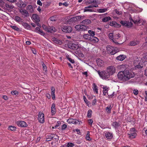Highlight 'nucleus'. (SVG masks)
Wrapping results in <instances>:
<instances>
[{
	"label": "nucleus",
	"mask_w": 147,
	"mask_h": 147,
	"mask_svg": "<svg viewBox=\"0 0 147 147\" xmlns=\"http://www.w3.org/2000/svg\"><path fill=\"white\" fill-rule=\"evenodd\" d=\"M135 74L127 70L119 72L117 74L118 78L123 81H127L134 77Z\"/></svg>",
	"instance_id": "nucleus-1"
},
{
	"label": "nucleus",
	"mask_w": 147,
	"mask_h": 147,
	"mask_svg": "<svg viewBox=\"0 0 147 147\" xmlns=\"http://www.w3.org/2000/svg\"><path fill=\"white\" fill-rule=\"evenodd\" d=\"M143 59L140 58H137L134 61V65L136 67L138 68H142L143 66L144 63Z\"/></svg>",
	"instance_id": "nucleus-2"
},
{
	"label": "nucleus",
	"mask_w": 147,
	"mask_h": 147,
	"mask_svg": "<svg viewBox=\"0 0 147 147\" xmlns=\"http://www.w3.org/2000/svg\"><path fill=\"white\" fill-rule=\"evenodd\" d=\"M100 76L103 79H107L109 78L110 75L106 71L100 72L99 71L96 70Z\"/></svg>",
	"instance_id": "nucleus-3"
},
{
	"label": "nucleus",
	"mask_w": 147,
	"mask_h": 147,
	"mask_svg": "<svg viewBox=\"0 0 147 147\" xmlns=\"http://www.w3.org/2000/svg\"><path fill=\"white\" fill-rule=\"evenodd\" d=\"M107 49L108 53L111 55H113L117 52V51L116 49H115L110 45L107 46Z\"/></svg>",
	"instance_id": "nucleus-4"
},
{
	"label": "nucleus",
	"mask_w": 147,
	"mask_h": 147,
	"mask_svg": "<svg viewBox=\"0 0 147 147\" xmlns=\"http://www.w3.org/2000/svg\"><path fill=\"white\" fill-rule=\"evenodd\" d=\"M42 27L44 30L48 32L52 33L55 32V29L54 27L47 26L45 25H43Z\"/></svg>",
	"instance_id": "nucleus-5"
},
{
	"label": "nucleus",
	"mask_w": 147,
	"mask_h": 147,
	"mask_svg": "<svg viewBox=\"0 0 147 147\" xmlns=\"http://www.w3.org/2000/svg\"><path fill=\"white\" fill-rule=\"evenodd\" d=\"M106 71L111 76L115 72V68L113 66H111L108 67Z\"/></svg>",
	"instance_id": "nucleus-6"
},
{
	"label": "nucleus",
	"mask_w": 147,
	"mask_h": 147,
	"mask_svg": "<svg viewBox=\"0 0 147 147\" xmlns=\"http://www.w3.org/2000/svg\"><path fill=\"white\" fill-rule=\"evenodd\" d=\"M38 120L40 123H43L45 122L44 115L43 113L40 112L38 115Z\"/></svg>",
	"instance_id": "nucleus-7"
},
{
	"label": "nucleus",
	"mask_w": 147,
	"mask_h": 147,
	"mask_svg": "<svg viewBox=\"0 0 147 147\" xmlns=\"http://www.w3.org/2000/svg\"><path fill=\"white\" fill-rule=\"evenodd\" d=\"M62 30L63 31L66 33H69L72 31L73 29L71 26H63L62 28Z\"/></svg>",
	"instance_id": "nucleus-8"
},
{
	"label": "nucleus",
	"mask_w": 147,
	"mask_h": 147,
	"mask_svg": "<svg viewBox=\"0 0 147 147\" xmlns=\"http://www.w3.org/2000/svg\"><path fill=\"white\" fill-rule=\"evenodd\" d=\"M67 121L69 123H72L75 124H80V122L78 120L73 119H68Z\"/></svg>",
	"instance_id": "nucleus-9"
},
{
	"label": "nucleus",
	"mask_w": 147,
	"mask_h": 147,
	"mask_svg": "<svg viewBox=\"0 0 147 147\" xmlns=\"http://www.w3.org/2000/svg\"><path fill=\"white\" fill-rule=\"evenodd\" d=\"M16 124L19 127H24L27 126V124L24 121H18L16 122Z\"/></svg>",
	"instance_id": "nucleus-10"
},
{
	"label": "nucleus",
	"mask_w": 147,
	"mask_h": 147,
	"mask_svg": "<svg viewBox=\"0 0 147 147\" xmlns=\"http://www.w3.org/2000/svg\"><path fill=\"white\" fill-rule=\"evenodd\" d=\"M105 136L108 140H111L113 137V133L109 132H106L105 133Z\"/></svg>",
	"instance_id": "nucleus-11"
},
{
	"label": "nucleus",
	"mask_w": 147,
	"mask_h": 147,
	"mask_svg": "<svg viewBox=\"0 0 147 147\" xmlns=\"http://www.w3.org/2000/svg\"><path fill=\"white\" fill-rule=\"evenodd\" d=\"M67 45L69 48L74 50H75L78 48V46L77 45L72 43H68Z\"/></svg>",
	"instance_id": "nucleus-12"
},
{
	"label": "nucleus",
	"mask_w": 147,
	"mask_h": 147,
	"mask_svg": "<svg viewBox=\"0 0 147 147\" xmlns=\"http://www.w3.org/2000/svg\"><path fill=\"white\" fill-rule=\"evenodd\" d=\"M112 125L115 129H118L120 127V124L119 122L115 121L113 122L112 124Z\"/></svg>",
	"instance_id": "nucleus-13"
},
{
	"label": "nucleus",
	"mask_w": 147,
	"mask_h": 147,
	"mask_svg": "<svg viewBox=\"0 0 147 147\" xmlns=\"http://www.w3.org/2000/svg\"><path fill=\"white\" fill-rule=\"evenodd\" d=\"M52 40L56 44L59 45L62 44L63 42L62 41L59 39L55 37L53 38Z\"/></svg>",
	"instance_id": "nucleus-14"
},
{
	"label": "nucleus",
	"mask_w": 147,
	"mask_h": 147,
	"mask_svg": "<svg viewBox=\"0 0 147 147\" xmlns=\"http://www.w3.org/2000/svg\"><path fill=\"white\" fill-rule=\"evenodd\" d=\"M19 12L25 17H27L28 16V12L25 9H20L19 10Z\"/></svg>",
	"instance_id": "nucleus-15"
},
{
	"label": "nucleus",
	"mask_w": 147,
	"mask_h": 147,
	"mask_svg": "<svg viewBox=\"0 0 147 147\" xmlns=\"http://www.w3.org/2000/svg\"><path fill=\"white\" fill-rule=\"evenodd\" d=\"M33 19L36 21V23H38L40 21V19L38 15L36 14H33L32 16Z\"/></svg>",
	"instance_id": "nucleus-16"
},
{
	"label": "nucleus",
	"mask_w": 147,
	"mask_h": 147,
	"mask_svg": "<svg viewBox=\"0 0 147 147\" xmlns=\"http://www.w3.org/2000/svg\"><path fill=\"white\" fill-rule=\"evenodd\" d=\"M84 38L86 40L91 41L92 40V37L88 34H85L83 35Z\"/></svg>",
	"instance_id": "nucleus-17"
},
{
	"label": "nucleus",
	"mask_w": 147,
	"mask_h": 147,
	"mask_svg": "<svg viewBox=\"0 0 147 147\" xmlns=\"http://www.w3.org/2000/svg\"><path fill=\"white\" fill-rule=\"evenodd\" d=\"M97 65L99 67H101L104 65V61L100 59H98L96 60Z\"/></svg>",
	"instance_id": "nucleus-18"
},
{
	"label": "nucleus",
	"mask_w": 147,
	"mask_h": 147,
	"mask_svg": "<svg viewBox=\"0 0 147 147\" xmlns=\"http://www.w3.org/2000/svg\"><path fill=\"white\" fill-rule=\"evenodd\" d=\"M21 24L25 29L28 30H30V26L28 24L22 22Z\"/></svg>",
	"instance_id": "nucleus-19"
},
{
	"label": "nucleus",
	"mask_w": 147,
	"mask_h": 147,
	"mask_svg": "<svg viewBox=\"0 0 147 147\" xmlns=\"http://www.w3.org/2000/svg\"><path fill=\"white\" fill-rule=\"evenodd\" d=\"M55 105L54 103H53L51 107V113L52 115H54L55 113Z\"/></svg>",
	"instance_id": "nucleus-20"
},
{
	"label": "nucleus",
	"mask_w": 147,
	"mask_h": 147,
	"mask_svg": "<svg viewBox=\"0 0 147 147\" xmlns=\"http://www.w3.org/2000/svg\"><path fill=\"white\" fill-rule=\"evenodd\" d=\"M140 42L138 40H133L131 41L130 42V45L131 46H134L139 43Z\"/></svg>",
	"instance_id": "nucleus-21"
},
{
	"label": "nucleus",
	"mask_w": 147,
	"mask_h": 147,
	"mask_svg": "<svg viewBox=\"0 0 147 147\" xmlns=\"http://www.w3.org/2000/svg\"><path fill=\"white\" fill-rule=\"evenodd\" d=\"M91 20L89 19H86L83 21L81 23L83 25H87L89 24L90 23Z\"/></svg>",
	"instance_id": "nucleus-22"
},
{
	"label": "nucleus",
	"mask_w": 147,
	"mask_h": 147,
	"mask_svg": "<svg viewBox=\"0 0 147 147\" xmlns=\"http://www.w3.org/2000/svg\"><path fill=\"white\" fill-rule=\"evenodd\" d=\"M125 58V55H120L116 57V59L120 61H122L124 60Z\"/></svg>",
	"instance_id": "nucleus-23"
},
{
	"label": "nucleus",
	"mask_w": 147,
	"mask_h": 147,
	"mask_svg": "<svg viewBox=\"0 0 147 147\" xmlns=\"http://www.w3.org/2000/svg\"><path fill=\"white\" fill-rule=\"evenodd\" d=\"M81 18L80 16H77L71 18L70 20L71 21L75 22L80 19Z\"/></svg>",
	"instance_id": "nucleus-24"
},
{
	"label": "nucleus",
	"mask_w": 147,
	"mask_h": 147,
	"mask_svg": "<svg viewBox=\"0 0 147 147\" xmlns=\"http://www.w3.org/2000/svg\"><path fill=\"white\" fill-rule=\"evenodd\" d=\"M129 137L131 139H133L136 137L137 135L136 133H130L128 134Z\"/></svg>",
	"instance_id": "nucleus-25"
},
{
	"label": "nucleus",
	"mask_w": 147,
	"mask_h": 147,
	"mask_svg": "<svg viewBox=\"0 0 147 147\" xmlns=\"http://www.w3.org/2000/svg\"><path fill=\"white\" fill-rule=\"evenodd\" d=\"M113 106H111V105L108 106L106 108V112L108 113H111V110Z\"/></svg>",
	"instance_id": "nucleus-26"
},
{
	"label": "nucleus",
	"mask_w": 147,
	"mask_h": 147,
	"mask_svg": "<svg viewBox=\"0 0 147 147\" xmlns=\"http://www.w3.org/2000/svg\"><path fill=\"white\" fill-rule=\"evenodd\" d=\"M108 10V8L99 9H97L98 11L100 13H102L106 12Z\"/></svg>",
	"instance_id": "nucleus-27"
},
{
	"label": "nucleus",
	"mask_w": 147,
	"mask_h": 147,
	"mask_svg": "<svg viewBox=\"0 0 147 147\" xmlns=\"http://www.w3.org/2000/svg\"><path fill=\"white\" fill-rule=\"evenodd\" d=\"M104 89L103 90V94L105 96H107V95H108V88L107 87V86H105V87H104L103 88Z\"/></svg>",
	"instance_id": "nucleus-28"
},
{
	"label": "nucleus",
	"mask_w": 147,
	"mask_h": 147,
	"mask_svg": "<svg viewBox=\"0 0 147 147\" xmlns=\"http://www.w3.org/2000/svg\"><path fill=\"white\" fill-rule=\"evenodd\" d=\"M93 89L94 91L96 92V94L98 93V89L97 88V87L95 83H93Z\"/></svg>",
	"instance_id": "nucleus-29"
},
{
	"label": "nucleus",
	"mask_w": 147,
	"mask_h": 147,
	"mask_svg": "<svg viewBox=\"0 0 147 147\" xmlns=\"http://www.w3.org/2000/svg\"><path fill=\"white\" fill-rule=\"evenodd\" d=\"M88 28V26H85L83 24H82L81 28V30H87V29Z\"/></svg>",
	"instance_id": "nucleus-30"
},
{
	"label": "nucleus",
	"mask_w": 147,
	"mask_h": 147,
	"mask_svg": "<svg viewBox=\"0 0 147 147\" xmlns=\"http://www.w3.org/2000/svg\"><path fill=\"white\" fill-rule=\"evenodd\" d=\"M27 10L29 11H30L31 13H32L33 11V7L31 5H29L28 6L27 8Z\"/></svg>",
	"instance_id": "nucleus-31"
},
{
	"label": "nucleus",
	"mask_w": 147,
	"mask_h": 147,
	"mask_svg": "<svg viewBox=\"0 0 147 147\" xmlns=\"http://www.w3.org/2000/svg\"><path fill=\"white\" fill-rule=\"evenodd\" d=\"M15 20L17 22H21L22 23V19L21 18L18 16H16L15 18Z\"/></svg>",
	"instance_id": "nucleus-32"
},
{
	"label": "nucleus",
	"mask_w": 147,
	"mask_h": 147,
	"mask_svg": "<svg viewBox=\"0 0 147 147\" xmlns=\"http://www.w3.org/2000/svg\"><path fill=\"white\" fill-rule=\"evenodd\" d=\"M111 18L110 17L108 16L107 17L104 18L102 19V21L103 22H106L110 20Z\"/></svg>",
	"instance_id": "nucleus-33"
},
{
	"label": "nucleus",
	"mask_w": 147,
	"mask_h": 147,
	"mask_svg": "<svg viewBox=\"0 0 147 147\" xmlns=\"http://www.w3.org/2000/svg\"><path fill=\"white\" fill-rule=\"evenodd\" d=\"M88 33L89 34V35H90L91 37L92 36V37H93L95 35V32L91 30H89L88 31Z\"/></svg>",
	"instance_id": "nucleus-34"
},
{
	"label": "nucleus",
	"mask_w": 147,
	"mask_h": 147,
	"mask_svg": "<svg viewBox=\"0 0 147 147\" xmlns=\"http://www.w3.org/2000/svg\"><path fill=\"white\" fill-rule=\"evenodd\" d=\"M92 113V111L90 109L88 110V111L87 115L88 117L89 118H90L91 117Z\"/></svg>",
	"instance_id": "nucleus-35"
},
{
	"label": "nucleus",
	"mask_w": 147,
	"mask_h": 147,
	"mask_svg": "<svg viewBox=\"0 0 147 147\" xmlns=\"http://www.w3.org/2000/svg\"><path fill=\"white\" fill-rule=\"evenodd\" d=\"M99 39L96 37L94 36L92 38V40L91 41H93L94 42H98V41Z\"/></svg>",
	"instance_id": "nucleus-36"
},
{
	"label": "nucleus",
	"mask_w": 147,
	"mask_h": 147,
	"mask_svg": "<svg viewBox=\"0 0 147 147\" xmlns=\"http://www.w3.org/2000/svg\"><path fill=\"white\" fill-rule=\"evenodd\" d=\"M5 6L7 8L13 9L14 8V6L12 5H9L8 4H6Z\"/></svg>",
	"instance_id": "nucleus-37"
},
{
	"label": "nucleus",
	"mask_w": 147,
	"mask_h": 147,
	"mask_svg": "<svg viewBox=\"0 0 147 147\" xmlns=\"http://www.w3.org/2000/svg\"><path fill=\"white\" fill-rule=\"evenodd\" d=\"M140 19L138 17V19H134V20H133V22L135 24H138L140 23Z\"/></svg>",
	"instance_id": "nucleus-38"
},
{
	"label": "nucleus",
	"mask_w": 147,
	"mask_h": 147,
	"mask_svg": "<svg viewBox=\"0 0 147 147\" xmlns=\"http://www.w3.org/2000/svg\"><path fill=\"white\" fill-rule=\"evenodd\" d=\"M98 7V5H89L88 6L86 7H85L86 9H87V8H91L92 7Z\"/></svg>",
	"instance_id": "nucleus-39"
},
{
	"label": "nucleus",
	"mask_w": 147,
	"mask_h": 147,
	"mask_svg": "<svg viewBox=\"0 0 147 147\" xmlns=\"http://www.w3.org/2000/svg\"><path fill=\"white\" fill-rule=\"evenodd\" d=\"M11 27L13 29L17 31H18L20 30L19 28L16 26H11Z\"/></svg>",
	"instance_id": "nucleus-40"
},
{
	"label": "nucleus",
	"mask_w": 147,
	"mask_h": 147,
	"mask_svg": "<svg viewBox=\"0 0 147 147\" xmlns=\"http://www.w3.org/2000/svg\"><path fill=\"white\" fill-rule=\"evenodd\" d=\"M142 59L143 60H144V62L147 61V52L144 54Z\"/></svg>",
	"instance_id": "nucleus-41"
},
{
	"label": "nucleus",
	"mask_w": 147,
	"mask_h": 147,
	"mask_svg": "<svg viewBox=\"0 0 147 147\" xmlns=\"http://www.w3.org/2000/svg\"><path fill=\"white\" fill-rule=\"evenodd\" d=\"M74 146V144L72 143H67L66 147H73Z\"/></svg>",
	"instance_id": "nucleus-42"
},
{
	"label": "nucleus",
	"mask_w": 147,
	"mask_h": 147,
	"mask_svg": "<svg viewBox=\"0 0 147 147\" xmlns=\"http://www.w3.org/2000/svg\"><path fill=\"white\" fill-rule=\"evenodd\" d=\"M132 23L131 22H129L127 21V27L129 28L131 27L132 25Z\"/></svg>",
	"instance_id": "nucleus-43"
},
{
	"label": "nucleus",
	"mask_w": 147,
	"mask_h": 147,
	"mask_svg": "<svg viewBox=\"0 0 147 147\" xmlns=\"http://www.w3.org/2000/svg\"><path fill=\"white\" fill-rule=\"evenodd\" d=\"M11 93L13 95H17L18 94V92L16 90L12 91L11 92Z\"/></svg>",
	"instance_id": "nucleus-44"
},
{
	"label": "nucleus",
	"mask_w": 147,
	"mask_h": 147,
	"mask_svg": "<svg viewBox=\"0 0 147 147\" xmlns=\"http://www.w3.org/2000/svg\"><path fill=\"white\" fill-rule=\"evenodd\" d=\"M81 25H78L75 26V29L79 30H81Z\"/></svg>",
	"instance_id": "nucleus-45"
},
{
	"label": "nucleus",
	"mask_w": 147,
	"mask_h": 147,
	"mask_svg": "<svg viewBox=\"0 0 147 147\" xmlns=\"http://www.w3.org/2000/svg\"><path fill=\"white\" fill-rule=\"evenodd\" d=\"M120 23L123 26L127 27V21H121L120 22Z\"/></svg>",
	"instance_id": "nucleus-46"
},
{
	"label": "nucleus",
	"mask_w": 147,
	"mask_h": 147,
	"mask_svg": "<svg viewBox=\"0 0 147 147\" xmlns=\"http://www.w3.org/2000/svg\"><path fill=\"white\" fill-rule=\"evenodd\" d=\"M114 25H115V27H117V28L120 27L121 26V25L117 23V22H114Z\"/></svg>",
	"instance_id": "nucleus-47"
},
{
	"label": "nucleus",
	"mask_w": 147,
	"mask_h": 147,
	"mask_svg": "<svg viewBox=\"0 0 147 147\" xmlns=\"http://www.w3.org/2000/svg\"><path fill=\"white\" fill-rule=\"evenodd\" d=\"M11 131L15 130L16 129V127L14 126H11L9 127Z\"/></svg>",
	"instance_id": "nucleus-48"
},
{
	"label": "nucleus",
	"mask_w": 147,
	"mask_h": 147,
	"mask_svg": "<svg viewBox=\"0 0 147 147\" xmlns=\"http://www.w3.org/2000/svg\"><path fill=\"white\" fill-rule=\"evenodd\" d=\"M67 59L69 60V61H70L72 63H74V60L71 59V58L68 57H67Z\"/></svg>",
	"instance_id": "nucleus-49"
},
{
	"label": "nucleus",
	"mask_w": 147,
	"mask_h": 147,
	"mask_svg": "<svg viewBox=\"0 0 147 147\" xmlns=\"http://www.w3.org/2000/svg\"><path fill=\"white\" fill-rule=\"evenodd\" d=\"M86 139L88 140H90V133L89 132H88L86 135Z\"/></svg>",
	"instance_id": "nucleus-50"
},
{
	"label": "nucleus",
	"mask_w": 147,
	"mask_h": 147,
	"mask_svg": "<svg viewBox=\"0 0 147 147\" xmlns=\"http://www.w3.org/2000/svg\"><path fill=\"white\" fill-rule=\"evenodd\" d=\"M130 133H136L135 129L134 128H132L130 130Z\"/></svg>",
	"instance_id": "nucleus-51"
},
{
	"label": "nucleus",
	"mask_w": 147,
	"mask_h": 147,
	"mask_svg": "<svg viewBox=\"0 0 147 147\" xmlns=\"http://www.w3.org/2000/svg\"><path fill=\"white\" fill-rule=\"evenodd\" d=\"M96 0H90L89 1V3H97Z\"/></svg>",
	"instance_id": "nucleus-52"
},
{
	"label": "nucleus",
	"mask_w": 147,
	"mask_h": 147,
	"mask_svg": "<svg viewBox=\"0 0 147 147\" xmlns=\"http://www.w3.org/2000/svg\"><path fill=\"white\" fill-rule=\"evenodd\" d=\"M115 38L116 39H118L120 37V34L119 33H117L114 36Z\"/></svg>",
	"instance_id": "nucleus-53"
},
{
	"label": "nucleus",
	"mask_w": 147,
	"mask_h": 147,
	"mask_svg": "<svg viewBox=\"0 0 147 147\" xmlns=\"http://www.w3.org/2000/svg\"><path fill=\"white\" fill-rule=\"evenodd\" d=\"M67 127V125L66 124H64L61 126L62 130H64L66 129Z\"/></svg>",
	"instance_id": "nucleus-54"
},
{
	"label": "nucleus",
	"mask_w": 147,
	"mask_h": 147,
	"mask_svg": "<svg viewBox=\"0 0 147 147\" xmlns=\"http://www.w3.org/2000/svg\"><path fill=\"white\" fill-rule=\"evenodd\" d=\"M53 137L52 136H50V138H47L46 139V141H51V140L53 139Z\"/></svg>",
	"instance_id": "nucleus-55"
},
{
	"label": "nucleus",
	"mask_w": 147,
	"mask_h": 147,
	"mask_svg": "<svg viewBox=\"0 0 147 147\" xmlns=\"http://www.w3.org/2000/svg\"><path fill=\"white\" fill-rule=\"evenodd\" d=\"M42 65L43 69V70L45 71H46L47 70V68L45 65L44 63H43L42 64Z\"/></svg>",
	"instance_id": "nucleus-56"
},
{
	"label": "nucleus",
	"mask_w": 147,
	"mask_h": 147,
	"mask_svg": "<svg viewBox=\"0 0 147 147\" xmlns=\"http://www.w3.org/2000/svg\"><path fill=\"white\" fill-rule=\"evenodd\" d=\"M31 50L33 53L34 54H36V51L35 49L32 48L31 49Z\"/></svg>",
	"instance_id": "nucleus-57"
},
{
	"label": "nucleus",
	"mask_w": 147,
	"mask_h": 147,
	"mask_svg": "<svg viewBox=\"0 0 147 147\" xmlns=\"http://www.w3.org/2000/svg\"><path fill=\"white\" fill-rule=\"evenodd\" d=\"M51 95L52 97V98L53 100H54L55 98V92H51Z\"/></svg>",
	"instance_id": "nucleus-58"
},
{
	"label": "nucleus",
	"mask_w": 147,
	"mask_h": 147,
	"mask_svg": "<svg viewBox=\"0 0 147 147\" xmlns=\"http://www.w3.org/2000/svg\"><path fill=\"white\" fill-rule=\"evenodd\" d=\"M84 12H86V11L92 12L93 11L91 9H88V8H87V9L85 8L84 9Z\"/></svg>",
	"instance_id": "nucleus-59"
},
{
	"label": "nucleus",
	"mask_w": 147,
	"mask_h": 147,
	"mask_svg": "<svg viewBox=\"0 0 147 147\" xmlns=\"http://www.w3.org/2000/svg\"><path fill=\"white\" fill-rule=\"evenodd\" d=\"M109 37L110 39L112 40L113 37V33H110L109 34Z\"/></svg>",
	"instance_id": "nucleus-60"
},
{
	"label": "nucleus",
	"mask_w": 147,
	"mask_h": 147,
	"mask_svg": "<svg viewBox=\"0 0 147 147\" xmlns=\"http://www.w3.org/2000/svg\"><path fill=\"white\" fill-rule=\"evenodd\" d=\"M138 92V90H133V93L135 95H137Z\"/></svg>",
	"instance_id": "nucleus-61"
},
{
	"label": "nucleus",
	"mask_w": 147,
	"mask_h": 147,
	"mask_svg": "<svg viewBox=\"0 0 147 147\" xmlns=\"http://www.w3.org/2000/svg\"><path fill=\"white\" fill-rule=\"evenodd\" d=\"M38 33L42 35H44L45 34L43 31L41 30L39 31Z\"/></svg>",
	"instance_id": "nucleus-62"
},
{
	"label": "nucleus",
	"mask_w": 147,
	"mask_h": 147,
	"mask_svg": "<svg viewBox=\"0 0 147 147\" xmlns=\"http://www.w3.org/2000/svg\"><path fill=\"white\" fill-rule=\"evenodd\" d=\"M88 122L89 124H90V125H92L93 122V121L91 119H89L88 120Z\"/></svg>",
	"instance_id": "nucleus-63"
},
{
	"label": "nucleus",
	"mask_w": 147,
	"mask_h": 147,
	"mask_svg": "<svg viewBox=\"0 0 147 147\" xmlns=\"http://www.w3.org/2000/svg\"><path fill=\"white\" fill-rule=\"evenodd\" d=\"M37 4L40 6L42 5V3L40 0H38L37 1Z\"/></svg>",
	"instance_id": "nucleus-64"
}]
</instances>
